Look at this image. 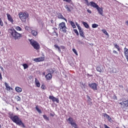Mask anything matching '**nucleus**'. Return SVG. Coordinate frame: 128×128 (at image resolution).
Returning <instances> with one entry per match:
<instances>
[{"mask_svg": "<svg viewBox=\"0 0 128 128\" xmlns=\"http://www.w3.org/2000/svg\"><path fill=\"white\" fill-rule=\"evenodd\" d=\"M114 48L118 50V52H120V46L118 45V44H114Z\"/></svg>", "mask_w": 128, "mask_h": 128, "instance_id": "nucleus-23", "label": "nucleus"}, {"mask_svg": "<svg viewBox=\"0 0 128 128\" xmlns=\"http://www.w3.org/2000/svg\"><path fill=\"white\" fill-rule=\"evenodd\" d=\"M49 100H51L53 102H56L57 104L60 103V100L58 98L52 96H50L48 98Z\"/></svg>", "mask_w": 128, "mask_h": 128, "instance_id": "nucleus-9", "label": "nucleus"}, {"mask_svg": "<svg viewBox=\"0 0 128 128\" xmlns=\"http://www.w3.org/2000/svg\"><path fill=\"white\" fill-rule=\"evenodd\" d=\"M41 88H42V90H46V86H44V84H42Z\"/></svg>", "mask_w": 128, "mask_h": 128, "instance_id": "nucleus-39", "label": "nucleus"}, {"mask_svg": "<svg viewBox=\"0 0 128 128\" xmlns=\"http://www.w3.org/2000/svg\"><path fill=\"white\" fill-rule=\"evenodd\" d=\"M4 84L7 90H12V88L10 86H8V83L5 82Z\"/></svg>", "mask_w": 128, "mask_h": 128, "instance_id": "nucleus-17", "label": "nucleus"}, {"mask_svg": "<svg viewBox=\"0 0 128 128\" xmlns=\"http://www.w3.org/2000/svg\"><path fill=\"white\" fill-rule=\"evenodd\" d=\"M113 98H114V100H118V97L116 96V95H114V96H113Z\"/></svg>", "mask_w": 128, "mask_h": 128, "instance_id": "nucleus-44", "label": "nucleus"}, {"mask_svg": "<svg viewBox=\"0 0 128 128\" xmlns=\"http://www.w3.org/2000/svg\"><path fill=\"white\" fill-rule=\"evenodd\" d=\"M31 34H32L34 36H38V32L36 30H31Z\"/></svg>", "mask_w": 128, "mask_h": 128, "instance_id": "nucleus-21", "label": "nucleus"}, {"mask_svg": "<svg viewBox=\"0 0 128 128\" xmlns=\"http://www.w3.org/2000/svg\"><path fill=\"white\" fill-rule=\"evenodd\" d=\"M77 28H78L79 32H80V30H82V27H80V25H78V26H77Z\"/></svg>", "mask_w": 128, "mask_h": 128, "instance_id": "nucleus-41", "label": "nucleus"}, {"mask_svg": "<svg viewBox=\"0 0 128 128\" xmlns=\"http://www.w3.org/2000/svg\"><path fill=\"white\" fill-rule=\"evenodd\" d=\"M87 12H88V14H92V10H90V9H88Z\"/></svg>", "mask_w": 128, "mask_h": 128, "instance_id": "nucleus-47", "label": "nucleus"}, {"mask_svg": "<svg viewBox=\"0 0 128 128\" xmlns=\"http://www.w3.org/2000/svg\"><path fill=\"white\" fill-rule=\"evenodd\" d=\"M58 18H60L61 20H66V22H67L66 19V18H64V17L62 14L60 13H58Z\"/></svg>", "mask_w": 128, "mask_h": 128, "instance_id": "nucleus-15", "label": "nucleus"}, {"mask_svg": "<svg viewBox=\"0 0 128 128\" xmlns=\"http://www.w3.org/2000/svg\"><path fill=\"white\" fill-rule=\"evenodd\" d=\"M9 118L10 120H12L13 122L16 124L18 126H22V128H26V126H24V124L22 122V120L18 117V116L16 115H14V114H10Z\"/></svg>", "mask_w": 128, "mask_h": 128, "instance_id": "nucleus-1", "label": "nucleus"}, {"mask_svg": "<svg viewBox=\"0 0 128 128\" xmlns=\"http://www.w3.org/2000/svg\"><path fill=\"white\" fill-rule=\"evenodd\" d=\"M54 47L56 48H58V49L60 48V46H58L57 44L54 45Z\"/></svg>", "mask_w": 128, "mask_h": 128, "instance_id": "nucleus-45", "label": "nucleus"}, {"mask_svg": "<svg viewBox=\"0 0 128 128\" xmlns=\"http://www.w3.org/2000/svg\"><path fill=\"white\" fill-rule=\"evenodd\" d=\"M96 128V127L95 126V127H94V128Z\"/></svg>", "mask_w": 128, "mask_h": 128, "instance_id": "nucleus-56", "label": "nucleus"}, {"mask_svg": "<svg viewBox=\"0 0 128 128\" xmlns=\"http://www.w3.org/2000/svg\"><path fill=\"white\" fill-rule=\"evenodd\" d=\"M2 34V32H0V34Z\"/></svg>", "mask_w": 128, "mask_h": 128, "instance_id": "nucleus-55", "label": "nucleus"}, {"mask_svg": "<svg viewBox=\"0 0 128 128\" xmlns=\"http://www.w3.org/2000/svg\"><path fill=\"white\" fill-rule=\"evenodd\" d=\"M113 54H118V52H116V50H113Z\"/></svg>", "mask_w": 128, "mask_h": 128, "instance_id": "nucleus-43", "label": "nucleus"}, {"mask_svg": "<svg viewBox=\"0 0 128 128\" xmlns=\"http://www.w3.org/2000/svg\"><path fill=\"white\" fill-rule=\"evenodd\" d=\"M30 42L31 46L34 47V50H40V46L38 42L34 40H30Z\"/></svg>", "mask_w": 128, "mask_h": 128, "instance_id": "nucleus-5", "label": "nucleus"}, {"mask_svg": "<svg viewBox=\"0 0 128 128\" xmlns=\"http://www.w3.org/2000/svg\"><path fill=\"white\" fill-rule=\"evenodd\" d=\"M16 98L17 102H20V100H22V98H20V96H16Z\"/></svg>", "mask_w": 128, "mask_h": 128, "instance_id": "nucleus-30", "label": "nucleus"}, {"mask_svg": "<svg viewBox=\"0 0 128 128\" xmlns=\"http://www.w3.org/2000/svg\"><path fill=\"white\" fill-rule=\"evenodd\" d=\"M0 68H1V70H4V68L2 66H0Z\"/></svg>", "mask_w": 128, "mask_h": 128, "instance_id": "nucleus-53", "label": "nucleus"}, {"mask_svg": "<svg viewBox=\"0 0 128 128\" xmlns=\"http://www.w3.org/2000/svg\"><path fill=\"white\" fill-rule=\"evenodd\" d=\"M51 23L54 24V20H51Z\"/></svg>", "mask_w": 128, "mask_h": 128, "instance_id": "nucleus-52", "label": "nucleus"}, {"mask_svg": "<svg viewBox=\"0 0 128 128\" xmlns=\"http://www.w3.org/2000/svg\"><path fill=\"white\" fill-rule=\"evenodd\" d=\"M46 80H50L52 78V75L50 73H48L47 75L45 76Z\"/></svg>", "mask_w": 128, "mask_h": 128, "instance_id": "nucleus-14", "label": "nucleus"}, {"mask_svg": "<svg viewBox=\"0 0 128 128\" xmlns=\"http://www.w3.org/2000/svg\"><path fill=\"white\" fill-rule=\"evenodd\" d=\"M82 24L84 26V28H90V25H88V24L86 23V22H82Z\"/></svg>", "mask_w": 128, "mask_h": 128, "instance_id": "nucleus-20", "label": "nucleus"}, {"mask_svg": "<svg viewBox=\"0 0 128 128\" xmlns=\"http://www.w3.org/2000/svg\"><path fill=\"white\" fill-rule=\"evenodd\" d=\"M16 30H18L20 32L22 30V29L20 28V26H16Z\"/></svg>", "mask_w": 128, "mask_h": 128, "instance_id": "nucleus-32", "label": "nucleus"}, {"mask_svg": "<svg viewBox=\"0 0 128 128\" xmlns=\"http://www.w3.org/2000/svg\"><path fill=\"white\" fill-rule=\"evenodd\" d=\"M86 2V5L88 6H92V8H96L100 14L102 16L104 14V9L102 8H100L98 4L94 2H88V0H84Z\"/></svg>", "mask_w": 128, "mask_h": 128, "instance_id": "nucleus-2", "label": "nucleus"}, {"mask_svg": "<svg viewBox=\"0 0 128 128\" xmlns=\"http://www.w3.org/2000/svg\"><path fill=\"white\" fill-rule=\"evenodd\" d=\"M102 32H104V34H106V36H108V32H106V30H102Z\"/></svg>", "mask_w": 128, "mask_h": 128, "instance_id": "nucleus-34", "label": "nucleus"}, {"mask_svg": "<svg viewBox=\"0 0 128 128\" xmlns=\"http://www.w3.org/2000/svg\"><path fill=\"white\" fill-rule=\"evenodd\" d=\"M35 84L37 88H40V81H38L36 78H35Z\"/></svg>", "mask_w": 128, "mask_h": 128, "instance_id": "nucleus-16", "label": "nucleus"}, {"mask_svg": "<svg viewBox=\"0 0 128 128\" xmlns=\"http://www.w3.org/2000/svg\"><path fill=\"white\" fill-rule=\"evenodd\" d=\"M98 24H92V28H98Z\"/></svg>", "mask_w": 128, "mask_h": 128, "instance_id": "nucleus-29", "label": "nucleus"}, {"mask_svg": "<svg viewBox=\"0 0 128 128\" xmlns=\"http://www.w3.org/2000/svg\"><path fill=\"white\" fill-rule=\"evenodd\" d=\"M60 30V32H62L64 34H66V23L64 22H62L58 24Z\"/></svg>", "mask_w": 128, "mask_h": 128, "instance_id": "nucleus-6", "label": "nucleus"}, {"mask_svg": "<svg viewBox=\"0 0 128 128\" xmlns=\"http://www.w3.org/2000/svg\"><path fill=\"white\" fill-rule=\"evenodd\" d=\"M36 110L38 112V114H42V110H40V108L38 106H36V108H35Z\"/></svg>", "mask_w": 128, "mask_h": 128, "instance_id": "nucleus-25", "label": "nucleus"}, {"mask_svg": "<svg viewBox=\"0 0 128 128\" xmlns=\"http://www.w3.org/2000/svg\"><path fill=\"white\" fill-rule=\"evenodd\" d=\"M79 34L82 38H85L84 32V30H80V31H79Z\"/></svg>", "mask_w": 128, "mask_h": 128, "instance_id": "nucleus-19", "label": "nucleus"}, {"mask_svg": "<svg viewBox=\"0 0 128 128\" xmlns=\"http://www.w3.org/2000/svg\"><path fill=\"white\" fill-rule=\"evenodd\" d=\"M72 50L75 54H76V56H78V52H76V50L74 48H72Z\"/></svg>", "mask_w": 128, "mask_h": 128, "instance_id": "nucleus-33", "label": "nucleus"}, {"mask_svg": "<svg viewBox=\"0 0 128 128\" xmlns=\"http://www.w3.org/2000/svg\"><path fill=\"white\" fill-rule=\"evenodd\" d=\"M58 52H61L60 48L59 47V48H58Z\"/></svg>", "mask_w": 128, "mask_h": 128, "instance_id": "nucleus-49", "label": "nucleus"}, {"mask_svg": "<svg viewBox=\"0 0 128 128\" xmlns=\"http://www.w3.org/2000/svg\"><path fill=\"white\" fill-rule=\"evenodd\" d=\"M28 13L27 12H20L18 13V16L22 22H26V18H28Z\"/></svg>", "mask_w": 128, "mask_h": 128, "instance_id": "nucleus-4", "label": "nucleus"}, {"mask_svg": "<svg viewBox=\"0 0 128 128\" xmlns=\"http://www.w3.org/2000/svg\"><path fill=\"white\" fill-rule=\"evenodd\" d=\"M6 16L8 20L10 22H12V24H14V19H12V17L10 14L8 13H7Z\"/></svg>", "mask_w": 128, "mask_h": 128, "instance_id": "nucleus-13", "label": "nucleus"}, {"mask_svg": "<svg viewBox=\"0 0 128 128\" xmlns=\"http://www.w3.org/2000/svg\"><path fill=\"white\" fill-rule=\"evenodd\" d=\"M76 26H79V25H78V24L76 22Z\"/></svg>", "mask_w": 128, "mask_h": 128, "instance_id": "nucleus-51", "label": "nucleus"}, {"mask_svg": "<svg viewBox=\"0 0 128 128\" xmlns=\"http://www.w3.org/2000/svg\"><path fill=\"white\" fill-rule=\"evenodd\" d=\"M0 26H4V22L2 20V18H0Z\"/></svg>", "mask_w": 128, "mask_h": 128, "instance_id": "nucleus-35", "label": "nucleus"}, {"mask_svg": "<svg viewBox=\"0 0 128 128\" xmlns=\"http://www.w3.org/2000/svg\"><path fill=\"white\" fill-rule=\"evenodd\" d=\"M88 101L87 102H88V104H90V100H92V99L90 98V96H88Z\"/></svg>", "mask_w": 128, "mask_h": 128, "instance_id": "nucleus-40", "label": "nucleus"}, {"mask_svg": "<svg viewBox=\"0 0 128 128\" xmlns=\"http://www.w3.org/2000/svg\"><path fill=\"white\" fill-rule=\"evenodd\" d=\"M52 32H50V34H52V36H56V38L58 36V28H52Z\"/></svg>", "mask_w": 128, "mask_h": 128, "instance_id": "nucleus-8", "label": "nucleus"}, {"mask_svg": "<svg viewBox=\"0 0 128 128\" xmlns=\"http://www.w3.org/2000/svg\"><path fill=\"white\" fill-rule=\"evenodd\" d=\"M43 118L46 120H50V118H48V117L46 114L43 115Z\"/></svg>", "mask_w": 128, "mask_h": 128, "instance_id": "nucleus-31", "label": "nucleus"}, {"mask_svg": "<svg viewBox=\"0 0 128 128\" xmlns=\"http://www.w3.org/2000/svg\"><path fill=\"white\" fill-rule=\"evenodd\" d=\"M50 116H54V115L52 114H50Z\"/></svg>", "mask_w": 128, "mask_h": 128, "instance_id": "nucleus-50", "label": "nucleus"}, {"mask_svg": "<svg viewBox=\"0 0 128 128\" xmlns=\"http://www.w3.org/2000/svg\"><path fill=\"white\" fill-rule=\"evenodd\" d=\"M30 64H32V63H30Z\"/></svg>", "mask_w": 128, "mask_h": 128, "instance_id": "nucleus-57", "label": "nucleus"}, {"mask_svg": "<svg viewBox=\"0 0 128 128\" xmlns=\"http://www.w3.org/2000/svg\"><path fill=\"white\" fill-rule=\"evenodd\" d=\"M15 90H16L17 92H22V88L17 86V87H16Z\"/></svg>", "mask_w": 128, "mask_h": 128, "instance_id": "nucleus-22", "label": "nucleus"}, {"mask_svg": "<svg viewBox=\"0 0 128 128\" xmlns=\"http://www.w3.org/2000/svg\"><path fill=\"white\" fill-rule=\"evenodd\" d=\"M103 116H104V118H106L109 121L112 120V118H110V116L108 114H103Z\"/></svg>", "mask_w": 128, "mask_h": 128, "instance_id": "nucleus-18", "label": "nucleus"}, {"mask_svg": "<svg viewBox=\"0 0 128 128\" xmlns=\"http://www.w3.org/2000/svg\"><path fill=\"white\" fill-rule=\"evenodd\" d=\"M66 10H68V12H72V10H70V8L68 7V6H65Z\"/></svg>", "mask_w": 128, "mask_h": 128, "instance_id": "nucleus-37", "label": "nucleus"}, {"mask_svg": "<svg viewBox=\"0 0 128 128\" xmlns=\"http://www.w3.org/2000/svg\"><path fill=\"white\" fill-rule=\"evenodd\" d=\"M22 66H24V70H26V68H28V65L26 64H23Z\"/></svg>", "mask_w": 128, "mask_h": 128, "instance_id": "nucleus-28", "label": "nucleus"}, {"mask_svg": "<svg viewBox=\"0 0 128 128\" xmlns=\"http://www.w3.org/2000/svg\"><path fill=\"white\" fill-rule=\"evenodd\" d=\"M0 80H2V74L0 72Z\"/></svg>", "mask_w": 128, "mask_h": 128, "instance_id": "nucleus-48", "label": "nucleus"}, {"mask_svg": "<svg viewBox=\"0 0 128 128\" xmlns=\"http://www.w3.org/2000/svg\"><path fill=\"white\" fill-rule=\"evenodd\" d=\"M88 86L93 90H98V84L96 83H91L88 84Z\"/></svg>", "mask_w": 128, "mask_h": 128, "instance_id": "nucleus-7", "label": "nucleus"}, {"mask_svg": "<svg viewBox=\"0 0 128 128\" xmlns=\"http://www.w3.org/2000/svg\"><path fill=\"white\" fill-rule=\"evenodd\" d=\"M74 34H76V36H79L78 31V30L74 29Z\"/></svg>", "mask_w": 128, "mask_h": 128, "instance_id": "nucleus-36", "label": "nucleus"}, {"mask_svg": "<svg viewBox=\"0 0 128 128\" xmlns=\"http://www.w3.org/2000/svg\"><path fill=\"white\" fill-rule=\"evenodd\" d=\"M44 57H40L34 59V61L36 62H44Z\"/></svg>", "mask_w": 128, "mask_h": 128, "instance_id": "nucleus-12", "label": "nucleus"}, {"mask_svg": "<svg viewBox=\"0 0 128 128\" xmlns=\"http://www.w3.org/2000/svg\"><path fill=\"white\" fill-rule=\"evenodd\" d=\"M68 122H70V124H71V126H74V128H78V125L76 124L74 122H74V120L72 119V118H68Z\"/></svg>", "mask_w": 128, "mask_h": 128, "instance_id": "nucleus-10", "label": "nucleus"}, {"mask_svg": "<svg viewBox=\"0 0 128 128\" xmlns=\"http://www.w3.org/2000/svg\"><path fill=\"white\" fill-rule=\"evenodd\" d=\"M64 2H68V3H70V2H72V0H63Z\"/></svg>", "mask_w": 128, "mask_h": 128, "instance_id": "nucleus-42", "label": "nucleus"}, {"mask_svg": "<svg viewBox=\"0 0 128 128\" xmlns=\"http://www.w3.org/2000/svg\"><path fill=\"white\" fill-rule=\"evenodd\" d=\"M122 108H124V107Z\"/></svg>", "mask_w": 128, "mask_h": 128, "instance_id": "nucleus-58", "label": "nucleus"}, {"mask_svg": "<svg viewBox=\"0 0 128 128\" xmlns=\"http://www.w3.org/2000/svg\"><path fill=\"white\" fill-rule=\"evenodd\" d=\"M104 128H110V127H108V126L106 124H104Z\"/></svg>", "mask_w": 128, "mask_h": 128, "instance_id": "nucleus-46", "label": "nucleus"}, {"mask_svg": "<svg viewBox=\"0 0 128 128\" xmlns=\"http://www.w3.org/2000/svg\"><path fill=\"white\" fill-rule=\"evenodd\" d=\"M8 32L14 40H20L22 38V34L18 32L14 28L8 29Z\"/></svg>", "mask_w": 128, "mask_h": 128, "instance_id": "nucleus-3", "label": "nucleus"}, {"mask_svg": "<svg viewBox=\"0 0 128 128\" xmlns=\"http://www.w3.org/2000/svg\"><path fill=\"white\" fill-rule=\"evenodd\" d=\"M96 70L97 72H102V68H100V66L96 67Z\"/></svg>", "mask_w": 128, "mask_h": 128, "instance_id": "nucleus-26", "label": "nucleus"}, {"mask_svg": "<svg viewBox=\"0 0 128 128\" xmlns=\"http://www.w3.org/2000/svg\"><path fill=\"white\" fill-rule=\"evenodd\" d=\"M70 24L72 26V28H76V24H74V22L72 21H70Z\"/></svg>", "mask_w": 128, "mask_h": 128, "instance_id": "nucleus-24", "label": "nucleus"}, {"mask_svg": "<svg viewBox=\"0 0 128 128\" xmlns=\"http://www.w3.org/2000/svg\"><path fill=\"white\" fill-rule=\"evenodd\" d=\"M16 110H18V108H16Z\"/></svg>", "mask_w": 128, "mask_h": 128, "instance_id": "nucleus-54", "label": "nucleus"}, {"mask_svg": "<svg viewBox=\"0 0 128 128\" xmlns=\"http://www.w3.org/2000/svg\"><path fill=\"white\" fill-rule=\"evenodd\" d=\"M48 72H50V74H54V71L52 70V69H49Z\"/></svg>", "mask_w": 128, "mask_h": 128, "instance_id": "nucleus-38", "label": "nucleus"}, {"mask_svg": "<svg viewBox=\"0 0 128 128\" xmlns=\"http://www.w3.org/2000/svg\"><path fill=\"white\" fill-rule=\"evenodd\" d=\"M25 30H28V32H30L32 31V29L28 26H25Z\"/></svg>", "mask_w": 128, "mask_h": 128, "instance_id": "nucleus-27", "label": "nucleus"}, {"mask_svg": "<svg viewBox=\"0 0 128 128\" xmlns=\"http://www.w3.org/2000/svg\"><path fill=\"white\" fill-rule=\"evenodd\" d=\"M119 104L123 106H126V108L128 107V100H126L124 101H122V102H119Z\"/></svg>", "mask_w": 128, "mask_h": 128, "instance_id": "nucleus-11", "label": "nucleus"}]
</instances>
